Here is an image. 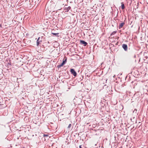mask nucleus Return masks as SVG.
Returning a JSON list of instances; mask_svg holds the SVG:
<instances>
[{
  "label": "nucleus",
  "mask_w": 148,
  "mask_h": 148,
  "mask_svg": "<svg viewBox=\"0 0 148 148\" xmlns=\"http://www.w3.org/2000/svg\"><path fill=\"white\" fill-rule=\"evenodd\" d=\"M70 72H71V74H73L75 77H76L77 76V73L74 69H70Z\"/></svg>",
  "instance_id": "1"
},
{
  "label": "nucleus",
  "mask_w": 148,
  "mask_h": 148,
  "mask_svg": "<svg viewBox=\"0 0 148 148\" xmlns=\"http://www.w3.org/2000/svg\"><path fill=\"white\" fill-rule=\"evenodd\" d=\"M40 38V37H38L36 41V45L38 47V46L40 44V43H41L42 41V40H41Z\"/></svg>",
  "instance_id": "2"
},
{
  "label": "nucleus",
  "mask_w": 148,
  "mask_h": 148,
  "mask_svg": "<svg viewBox=\"0 0 148 148\" xmlns=\"http://www.w3.org/2000/svg\"><path fill=\"white\" fill-rule=\"evenodd\" d=\"M122 47L124 49V51H127L128 47L127 45L125 44H123L122 45Z\"/></svg>",
  "instance_id": "3"
},
{
  "label": "nucleus",
  "mask_w": 148,
  "mask_h": 148,
  "mask_svg": "<svg viewBox=\"0 0 148 148\" xmlns=\"http://www.w3.org/2000/svg\"><path fill=\"white\" fill-rule=\"evenodd\" d=\"M67 5H65V8L64 9V10L65 12H68L69 11V10L70 9L71 7L70 6H69L68 7H66V6H67Z\"/></svg>",
  "instance_id": "4"
},
{
  "label": "nucleus",
  "mask_w": 148,
  "mask_h": 148,
  "mask_svg": "<svg viewBox=\"0 0 148 148\" xmlns=\"http://www.w3.org/2000/svg\"><path fill=\"white\" fill-rule=\"evenodd\" d=\"M80 43L81 44L84 45L85 46H86L88 44L87 42L83 40H80Z\"/></svg>",
  "instance_id": "5"
},
{
  "label": "nucleus",
  "mask_w": 148,
  "mask_h": 148,
  "mask_svg": "<svg viewBox=\"0 0 148 148\" xmlns=\"http://www.w3.org/2000/svg\"><path fill=\"white\" fill-rule=\"evenodd\" d=\"M125 24V23L124 22H123L121 23L119 26V29H121L123 26H124V25Z\"/></svg>",
  "instance_id": "6"
},
{
  "label": "nucleus",
  "mask_w": 148,
  "mask_h": 148,
  "mask_svg": "<svg viewBox=\"0 0 148 148\" xmlns=\"http://www.w3.org/2000/svg\"><path fill=\"white\" fill-rule=\"evenodd\" d=\"M121 3V8L122 9H124L125 8V5L123 3V2Z\"/></svg>",
  "instance_id": "7"
},
{
  "label": "nucleus",
  "mask_w": 148,
  "mask_h": 148,
  "mask_svg": "<svg viewBox=\"0 0 148 148\" xmlns=\"http://www.w3.org/2000/svg\"><path fill=\"white\" fill-rule=\"evenodd\" d=\"M64 65L62 64V63L58 65L57 66V67L58 68H60L61 67L63 66Z\"/></svg>",
  "instance_id": "8"
},
{
  "label": "nucleus",
  "mask_w": 148,
  "mask_h": 148,
  "mask_svg": "<svg viewBox=\"0 0 148 148\" xmlns=\"http://www.w3.org/2000/svg\"><path fill=\"white\" fill-rule=\"evenodd\" d=\"M52 34L53 35L56 36H58V35L59 34V33H52Z\"/></svg>",
  "instance_id": "9"
},
{
  "label": "nucleus",
  "mask_w": 148,
  "mask_h": 148,
  "mask_svg": "<svg viewBox=\"0 0 148 148\" xmlns=\"http://www.w3.org/2000/svg\"><path fill=\"white\" fill-rule=\"evenodd\" d=\"M66 62V59H65V60H64L62 63L64 65Z\"/></svg>",
  "instance_id": "10"
},
{
  "label": "nucleus",
  "mask_w": 148,
  "mask_h": 148,
  "mask_svg": "<svg viewBox=\"0 0 148 148\" xmlns=\"http://www.w3.org/2000/svg\"><path fill=\"white\" fill-rule=\"evenodd\" d=\"M72 126V125L71 123H70L69 124L68 126L67 127L68 129L69 130H70V128Z\"/></svg>",
  "instance_id": "11"
},
{
  "label": "nucleus",
  "mask_w": 148,
  "mask_h": 148,
  "mask_svg": "<svg viewBox=\"0 0 148 148\" xmlns=\"http://www.w3.org/2000/svg\"><path fill=\"white\" fill-rule=\"evenodd\" d=\"M117 32V31H114L113 32L110 34L111 36H112L114 35Z\"/></svg>",
  "instance_id": "12"
},
{
  "label": "nucleus",
  "mask_w": 148,
  "mask_h": 148,
  "mask_svg": "<svg viewBox=\"0 0 148 148\" xmlns=\"http://www.w3.org/2000/svg\"><path fill=\"white\" fill-rule=\"evenodd\" d=\"M137 111V110L136 109H135L133 111V112L134 113H136Z\"/></svg>",
  "instance_id": "13"
},
{
  "label": "nucleus",
  "mask_w": 148,
  "mask_h": 148,
  "mask_svg": "<svg viewBox=\"0 0 148 148\" xmlns=\"http://www.w3.org/2000/svg\"><path fill=\"white\" fill-rule=\"evenodd\" d=\"M43 136L44 137L48 136V134H43Z\"/></svg>",
  "instance_id": "14"
},
{
  "label": "nucleus",
  "mask_w": 148,
  "mask_h": 148,
  "mask_svg": "<svg viewBox=\"0 0 148 148\" xmlns=\"http://www.w3.org/2000/svg\"><path fill=\"white\" fill-rule=\"evenodd\" d=\"M45 39V37L43 36H42L41 37V40H42V39Z\"/></svg>",
  "instance_id": "15"
},
{
  "label": "nucleus",
  "mask_w": 148,
  "mask_h": 148,
  "mask_svg": "<svg viewBox=\"0 0 148 148\" xmlns=\"http://www.w3.org/2000/svg\"><path fill=\"white\" fill-rule=\"evenodd\" d=\"M82 145H80L79 146V148H82Z\"/></svg>",
  "instance_id": "16"
},
{
  "label": "nucleus",
  "mask_w": 148,
  "mask_h": 148,
  "mask_svg": "<svg viewBox=\"0 0 148 148\" xmlns=\"http://www.w3.org/2000/svg\"><path fill=\"white\" fill-rule=\"evenodd\" d=\"M86 76H87V77H88V75H86Z\"/></svg>",
  "instance_id": "17"
},
{
  "label": "nucleus",
  "mask_w": 148,
  "mask_h": 148,
  "mask_svg": "<svg viewBox=\"0 0 148 148\" xmlns=\"http://www.w3.org/2000/svg\"><path fill=\"white\" fill-rule=\"evenodd\" d=\"M1 104H0V106H1Z\"/></svg>",
  "instance_id": "18"
}]
</instances>
